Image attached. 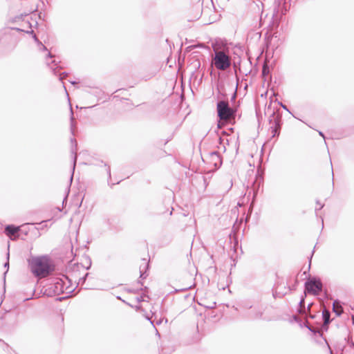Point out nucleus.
Listing matches in <instances>:
<instances>
[{
  "instance_id": "nucleus-1",
  "label": "nucleus",
  "mask_w": 354,
  "mask_h": 354,
  "mask_svg": "<svg viewBox=\"0 0 354 354\" xmlns=\"http://www.w3.org/2000/svg\"><path fill=\"white\" fill-rule=\"evenodd\" d=\"M32 274L39 279L45 278L55 270L53 261L46 256L35 257L28 261Z\"/></svg>"
},
{
  "instance_id": "nucleus-2",
  "label": "nucleus",
  "mask_w": 354,
  "mask_h": 354,
  "mask_svg": "<svg viewBox=\"0 0 354 354\" xmlns=\"http://www.w3.org/2000/svg\"><path fill=\"white\" fill-rule=\"evenodd\" d=\"M333 313L335 314L336 317H340L341 323L340 324H337L338 328H340L342 333L344 339L346 340V337L348 336V328L346 326V322L349 321V316L347 313H346L342 306L339 301L333 299Z\"/></svg>"
},
{
  "instance_id": "nucleus-3",
  "label": "nucleus",
  "mask_w": 354,
  "mask_h": 354,
  "mask_svg": "<svg viewBox=\"0 0 354 354\" xmlns=\"http://www.w3.org/2000/svg\"><path fill=\"white\" fill-rule=\"evenodd\" d=\"M218 116L221 120L228 122L234 118V111L227 101H220L216 106Z\"/></svg>"
},
{
  "instance_id": "nucleus-4",
  "label": "nucleus",
  "mask_w": 354,
  "mask_h": 354,
  "mask_svg": "<svg viewBox=\"0 0 354 354\" xmlns=\"http://www.w3.org/2000/svg\"><path fill=\"white\" fill-rule=\"evenodd\" d=\"M215 67L221 71H225L230 66L231 62L230 57L223 51L216 50L215 56L212 60Z\"/></svg>"
},
{
  "instance_id": "nucleus-5",
  "label": "nucleus",
  "mask_w": 354,
  "mask_h": 354,
  "mask_svg": "<svg viewBox=\"0 0 354 354\" xmlns=\"http://www.w3.org/2000/svg\"><path fill=\"white\" fill-rule=\"evenodd\" d=\"M322 289V283L316 279H308L305 284V293L318 295Z\"/></svg>"
},
{
  "instance_id": "nucleus-6",
  "label": "nucleus",
  "mask_w": 354,
  "mask_h": 354,
  "mask_svg": "<svg viewBox=\"0 0 354 354\" xmlns=\"http://www.w3.org/2000/svg\"><path fill=\"white\" fill-rule=\"evenodd\" d=\"M19 231V227H15L13 225H8L6 227V234L11 239L15 240L16 239V234Z\"/></svg>"
},
{
  "instance_id": "nucleus-7",
  "label": "nucleus",
  "mask_w": 354,
  "mask_h": 354,
  "mask_svg": "<svg viewBox=\"0 0 354 354\" xmlns=\"http://www.w3.org/2000/svg\"><path fill=\"white\" fill-rule=\"evenodd\" d=\"M202 14V4L198 3L197 8L194 10H189V17L192 20L196 19L200 17Z\"/></svg>"
},
{
  "instance_id": "nucleus-8",
  "label": "nucleus",
  "mask_w": 354,
  "mask_h": 354,
  "mask_svg": "<svg viewBox=\"0 0 354 354\" xmlns=\"http://www.w3.org/2000/svg\"><path fill=\"white\" fill-rule=\"evenodd\" d=\"M330 312L327 310H325L323 311V313H322V318H323V320H324V324H323V326H322V329H325L326 330H328V324L330 322Z\"/></svg>"
},
{
  "instance_id": "nucleus-9",
  "label": "nucleus",
  "mask_w": 354,
  "mask_h": 354,
  "mask_svg": "<svg viewBox=\"0 0 354 354\" xmlns=\"http://www.w3.org/2000/svg\"><path fill=\"white\" fill-rule=\"evenodd\" d=\"M272 117H273V120H274V123L275 125L274 131H277V128L279 127V122L281 121V116L279 113H276V112L273 111Z\"/></svg>"
},
{
  "instance_id": "nucleus-10",
  "label": "nucleus",
  "mask_w": 354,
  "mask_h": 354,
  "mask_svg": "<svg viewBox=\"0 0 354 354\" xmlns=\"http://www.w3.org/2000/svg\"><path fill=\"white\" fill-rule=\"evenodd\" d=\"M148 263H149V259H147V258H144L142 259V261L141 263V265L140 266V277L142 276V274L146 272L147 268H148Z\"/></svg>"
},
{
  "instance_id": "nucleus-11",
  "label": "nucleus",
  "mask_w": 354,
  "mask_h": 354,
  "mask_svg": "<svg viewBox=\"0 0 354 354\" xmlns=\"http://www.w3.org/2000/svg\"><path fill=\"white\" fill-rule=\"evenodd\" d=\"M326 344H327V348H328V349L329 351H330V347L329 344H328V343H326Z\"/></svg>"
},
{
  "instance_id": "nucleus-12",
  "label": "nucleus",
  "mask_w": 354,
  "mask_h": 354,
  "mask_svg": "<svg viewBox=\"0 0 354 354\" xmlns=\"http://www.w3.org/2000/svg\"><path fill=\"white\" fill-rule=\"evenodd\" d=\"M125 91V90H124V89H119V90H118V91H116V93H118V92H120V91Z\"/></svg>"
},
{
  "instance_id": "nucleus-13",
  "label": "nucleus",
  "mask_w": 354,
  "mask_h": 354,
  "mask_svg": "<svg viewBox=\"0 0 354 354\" xmlns=\"http://www.w3.org/2000/svg\"><path fill=\"white\" fill-rule=\"evenodd\" d=\"M263 73H266V68H263Z\"/></svg>"
},
{
  "instance_id": "nucleus-14",
  "label": "nucleus",
  "mask_w": 354,
  "mask_h": 354,
  "mask_svg": "<svg viewBox=\"0 0 354 354\" xmlns=\"http://www.w3.org/2000/svg\"><path fill=\"white\" fill-rule=\"evenodd\" d=\"M263 73H266V68H263Z\"/></svg>"
},
{
  "instance_id": "nucleus-15",
  "label": "nucleus",
  "mask_w": 354,
  "mask_h": 354,
  "mask_svg": "<svg viewBox=\"0 0 354 354\" xmlns=\"http://www.w3.org/2000/svg\"><path fill=\"white\" fill-rule=\"evenodd\" d=\"M341 354H343V353H342Z\"/></svg>"
}]
</instances>
